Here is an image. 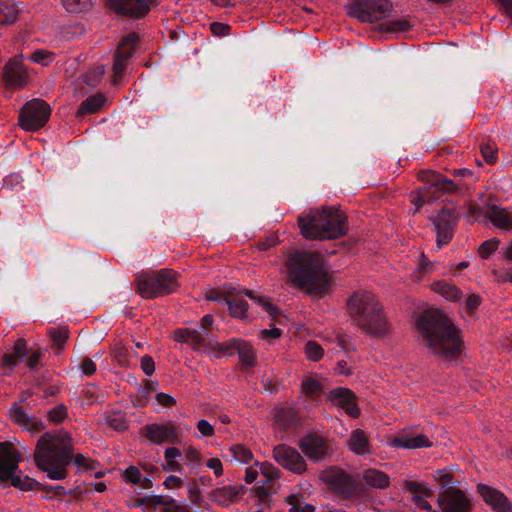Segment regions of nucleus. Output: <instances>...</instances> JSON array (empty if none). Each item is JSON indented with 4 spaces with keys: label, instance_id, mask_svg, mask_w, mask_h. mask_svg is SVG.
<instances>
[{
    "label": "nucleus",
    "instance_id": "f257e3e1",
    "mask_svg": "<svg viewBox=\"0 0 512 512\" xmlns=\"http://www.w3.org/2000/svg\"><path fill=\"white\" fill-rule=\"evenodd\" d=\"M419 342L445 361L457 359L464 351L463 336L452 322H415Z\"/></svg>",
    "mask_w": 512,
    "mask_h": 512
},
{
    "label": "nucleus",
    "instance_id": "f03ea898",
    "mask_svg": "<svg viewBox=\"0 0 512 512\" xmlns=\"http://www.w3.org/2000/svg\"><path fill=\"white\" fill-rule=\"evenodd\" d=\"M72 441L67 432L45 433L38 440L34 459L39 469L53 480L66 477V466L70 462Z\"/></svg>",
    "mask_w": 512,
    "mask_h": 512
},
{
    "label": "nucleus",
    "instance_id": "7ed1b4c3",
    "mask_svg": "<svg viewBox=\"0 0 512 512\" xmlns=\"http://www.w3.org/2000/svg\"><path fill=\"white\" fill-rule=\"evenodd\" d=\"M287 268L290 280L308 293L327 290L329 276L320 254L296 252L289 258Z\"/></svg>",
    "mask_w": 512,
    "mask_h": 512
},
{
    "label": "nucleus",
    "instance_id": "20e7f679",
    "mask_svg": "<svg viewBox=\"0 0 512 512\" xmlns=\"http://www.w3.org/2000/svg\"><path fill=\"white\" fill-rule=\"evenodd\" d=\"M301 234L310 240H332L346 234V216L337 208L313 210L298 218Z\"/></svg>",
    "mask_w": 512,
    "mask_h": 512
},
{
    "label": "nucleus",
    "instance_id": "39448f33",
    "mask_svg": "<svg viewBox=\"0 0 512 512\" xmlns=\"http://www.w3.org/2000/svg\"><path fill=\"white\" fill-rule=\"evenodd\" d=\"M418 179L423 182L424 187L411 193V203L417 212L426 202L438 200L446 193L456 191L457 187L453 181L434 171H420Z\"/></svg>",
    "mask_w": 512,
    "mask_h": 512
},
{
    "label": "nucleus",
    "instance_id": "423d86ee",
    "mask_svg": "<svg viewBox=\"0 0 512 512\" xmlns=\"http://www.w3.org/2000/svg\"><path fill=\"white\" fill-rule=\"evenodd\" d=\"M20 460L21 455L13 444L9 442L0 443V483L10 480L14 487L24 491L32 490L36 482L28 476L17 473Z\"/></svg>",
    "mask_w": 512,
    "mask_h": 512
},
{
    "label": "nucleus",
    "instance_id": "0eeeda50",
    "mask_svg": "<svg viewBox=\"0 0 512 512\" xmlns=\"http://www.w3.org/2000/svg\"><path fill=\"white\" fill-rule=\"evenodd\" d=\"M178 287L177 273L170 269H162L138 279V292L144 298L167 295L176 291Z\"/></svg>",
    "mask_w": 512,
    "mask_h": 512
},
{
    "label": "nucleus",
    "instance_id": "6e6552de",
    "mask_svg": "<svg viewBox=\"0 0 512 512\" xmlns=\"http://www.w3.org/2000/svg\"><path fill=\"white\" fill-rule=\"evenodd\" d=\"M347 311L352 318L362 320H382L387 318L378 298L369 291L353 293L346 303Z\"/></svg>",
    "mask_w": 512,
    "mask_h": 512
},
{
    "label": "nucleus",
    "instance_id": "1a4fd4ad",
    "mask_svg": "<svg viewBox=\"0 0 512 512\" xmlns=\"http://www.w3.org/2000/svg\"><path fill=\"white\" fill-rule=\"evenodd\" d=\"M392 12L389 0H354L349 7V15L361 22L373 23L387 18Z\"/></svg>",
    "mask_w": 512,
    "mask_h": 512
},
{
    "label": "nucleus",
    "instance_id": "9d476101",
    "mask_svg": "<svg viewBox=\"0 0 512 512\" xmlns=\"http://www.w3.org/2000/svg\"><path fill=\"white\" fill-rule=\"evenodd\" d=\"M50 113L51 109L44 100L32 99L21 109L19 125L23 130L36 131L46 124Z\"/></svg>",
    "mask_w": 512,
    "mask_h": 512
},
{
    "label": "nucleus",
    "instance_id": "9b49d317",
    "mask_svg": "<svg viewBox=\"0 0 512 512\" xmlns=\"http://www.w3.org/2000/svg\"><path fill=\"white\" fill-rule=\"evenodd\" d=\"M213 349L216 352V357L231 356L237 353L240 362L244 366L252 367L256 364L254 348L242 339H231L226 342L216 343Z\"/></svg>",
    "mask_w": 512,
    "mask_h": 512
},
{
    "label": "nucleus",
    "instance_id": "f8f14e48",
    "mask_svg": "<svg viewBox=\"0 0 512 512\" xmlns=\"http://www.w3.org/2000/svg\"><path fill=\"white\" fill-rule=\"evenodd\" d=\"M301 451L312 461L318 462L331 456L334 452L332 443L325 438L309 434L299 440Z\"/></svg>",
    "mask_w": 512,
    "mask_h": 512
},
{
    "label": "nucleus",
    "instance_id": "ddd939ff",
    "mask_svg": "<svg viewBox=\"0 0 512 512\" xmlns=\"http://www.w3.org/2000/svg\"><path fill=\"white\" fill-rule=\"evenodd\" d=\"M273 457L279 465L293 473L302 474L307 469L306 462L301 454L295 448L285 444L274 448Z\"/></svg>",
    "mask_w": 512,
    "mask_h": 512
},
{
    "label": "nucleus",
    "instance_id": "4468645a",
    "mask_svg": "<svg viewBox=\"0 0 512 512\" xmlns=\"http://www.w3.org/2000/svg\"><path fill=\"white\" fill-rule=\"evenodd\" d=\"M442 512H469L472 507L471 500L460 489H448L438 498Z\"/></svg>",
    "mask_w": 512,
    "mask_h": 512
},
{
    "label": "nucleus",
    "instance_id": "2eb2a0df",
    "mask_svg": "<svg viewBox=\"0 0 512 512\" xmlns=\"http://www.w3.org/2000/svg\"><path fill=\"white\" fill-rule=\"evenodd\" d=\"M403 489L412 496V501L417 508L425 512H437L433 510L427 498H431L434 492L430 485L424 481L405 479L402 483Z\"/></svg>",
    "mask_w": 512,
    "mask_h": 512
},
{
    "label": "nucleus",
    "instance_id": "dca6fc26",
    "mask_svg": "<svg viewBox=\"0 0 512 512\" xmlns=\"http://www.w3.org/2000/svg\"><path fill=\"white\" fill-rule=\"evenodd\" d=\"M111 10L116 13L130 17H144L152 6L156 5L155 0H108Z\"/></svg>",
    "mask_w": 512,
    "mask_h": 512
},
{
    "label": "nucleus",
    "instance_id": "f3484780",
    "mask_svg": "<svg viewBox=\"0 0 512 512\" xmlns=\"http://www.w3.org/2000/svg\"><path fill=\"white\" fill-rule=\"evenodd\" d=\"M477 491L494 512H512V503L500 490L486 484H478Z\"/></svg>",
    "mask_w": 512,
    "mask_h": 512
},
{
    "label": "nucleus",
    "instance_id": "a211bd4d",
    "mask_svg": "<svg viewBox=\"0 0 512 512\" xmlns=\"http://www.w3.org/2000/svg\"><path fill=\"white\" fill-rule=\"evenodd\" d=\"M144 430L145 436L154 444L176 443L180 436L178 427L172 423L151 424Z\"/></svg>",
    "mask_w": 512,
    "mask_h": 512
},
{
    "label": "nucleus",
    "instance_id": "6ab92c4d",
    "mask_svg": "<svg viewBox=\"0 0 512 512\" xmlns=\"http://www.w3.org/2000/svg\"><path fill=\"white\" fill-rule=\"evenodd\" d=\"M28 75L21 60L13 58L3 68V81L9 88H21L27 83Z\"/></svg>",
    "mask_w": 512,
    "mask_h": 512
},
{
    "label": "nucleus",
    "instance_id": "aec40b11",
    "mask_svg": "<svg viewBox=\"0 0 512 512\" xmlns=\"http://www.w3.org/2000/svg\"><path fill=\"white\" fill-rule=\"evenodd\" d=\"M329 400L337 407L342 408L350 417L357 418L360 409L356 403L355 394L348 388L339 387L329 393Z\"/></svg>",
    "mask_w": 512,
    "mask_h": 512
},
{
    "label": "nucleus",
    "instance_id": "412c9836",
    "mask_svg": "<svg viewBox=\"0 0 512 512\" xmlns=\"http://www.w3.org/2000/svg\"><path fill=\"white\" fill-rule=\"evenodd\" d=\"M388 443L392 447L405 449L432 446L431 441L424 434H413L409 430L399 432L395 437L389 439Z\"/></svg>",
    "mask_w": 512,
    "mask_h": 512
},
{
    "label": "nucleus",
    "instance_id": "4be33fe9",
    "mask_svg": "<svg viewBox=\"0 0 512 512\" xmlns=\"http://www.w3.org/2000/svg\"><path fill=\"white\" fill-rule=\"evenodd\" d=\"M437 234V246L440 248L450 242L453 236V213L450 209H443L433 220Z\"/></svg>",
    "mask_w": 512,
    "mask_h": 512
},
{
    "label": "nucleus",
    "instance_id": "5701e85b",
    "mask_svg": "<svg viewBox=\"0 0 512 512\" xmlns=\"http://www.w3.org/2000/svg\"><path fill=\"white\" fill-rule=\"evenodd\" d=\"M245 493L241 485H228L213 489L210 492L211 501L220 506L227 507L236 502Z\"/></svg>",
    "mask_w": 512,
    "mask_h": 512
},
{
    "label": "nucleus",
    "instance_id": "b1692460",
    "mask_svg": "<svg viewBox=\"0 0 512 512\" xmlns=\"http://www.w3.org/2000/svg\"><path fill=\"white\" fill-rule=\"evenodd\" d=\"M9 416L14 423L18 424L32 434L38 433L44 428L40 419L28 416L22 407L18 404H15L11 407Z\"/></svg>",
    "mask_w": 512,
    "mask_h": 512
},
{
    "label": "nucleus",
    "instance_id": "393cba45",
    "mask_svg": "<svg viewBox=\"0 0 512 512\" xmlns=\"http://www.w3.org/2000/svg\"><path fill=\"white\" fill-rule=\"evenodd\" d=\"M26 354V341L24 339H18L14 346L4 352L0 357L1 365L8 369H13L24 361Z\"/></svg>",
    "mask_w": 512,
    "mask_h": 512
},
{
    "label": "nucleus",
    "instance_id": "a878e982",
    "mask_svg": "<svg viewBox=\"0 0 512 512\" xmlns=\"http://www.w3.org/2000/svg\"><path fill=\"white\" fill-rule=\"evenodd\" d=\"M484 215L498 229L508 230L512 228V210L510 209L491 205Z\"/></svg>",
    "mask_w": 512,
    "mask_h": 512
},
{
    "label": "nucleus",
    "instance_id": "bb28decb",
    "mask_svg": "<svg viewBox=\"0 0 512 512\" xmlns=\"http://www.w3.org/2000/svg\"><path fill=\"white\" fill-rule=\"evenodd\" d=\"M347 446L356 455H370L372 453L369 437L362 429H355L351 432Z\"/></svg>",
    "mask_w": 512,
    "mask_h": 512
},
{
    "label": "nucleus",
    "instance_id": "cd10ccee",
    "mask_svg": "<svg viewBox=\"0 0 512 512\" xmlns=\"http://www.w3.org/2000/svg\"><path fill=\"white\" fill-rule=\"evenodd\" d=\"M320 479L335 491H342L349 485L348 475L338 468L324 470L320 475Z\"/></svg>",
    "mask_w": 512,
    "mask_h": 512
},
{
    "label": "nucleus",
    "instance_id": "c85d7f7f",
    "mask_svg": "<svg viewBox=\"0 0 512 512\" xmlns=\"http://www.w3.org/2000/svg\"><path fill=\"white\" fill-rule=\"evenodd\" d=\"M364 482L376 489H385L390 485V477L383 471L369 468L363 472Z\"/></svg>",
    "mask_w": 512,
    "mask_h": 512
},
{
    "label": "nucleus",
    "instance_id": "c756f323",
    "mask_svg": "<svg viewBox=\"0 0 512 512\" xmlns=\"http://www.w3.org/2000/svg\"><path fill=\"white\" fill-rule=\"evenodd\" d=\"M174 340L176 342L180 343H187L189 344L193 349H198L203 344V337L202 335L197 332L196 330H190V329H177L174 332Z\"/></svg>",
    "mask_w": 512,
    "mask_h": 512
},
{
    "label": "nucleus",
    "instance_id": "7c9ffc66",
    "mask_svg": "<svg viewBox=\"0 0 512 512\" xmlns=\"http://www.w3.org/2000/svg\"><path fill=\"white\" fill-rule=\"evenodd\" d=\"M432 290L449 301H458L462 297V293L454 285L445 280L434 282L431 286Z\"/></svg>",
    "mask_w": 512,
    "mask_h": 512
},
{
    "label": "nucleus",
    "instance_id": "2f4dec72",
    "mask_svg": "<svg viewBox=\"0 0 512 512\" xmlns=\"http://www.w3.org/2000/svg\"><path fill=\"white\" fill-rule=\"evenodd\" d=\"M181 452L176 447H168L164 452V463L162 465L164 471L181 472L183 467L180 463Z\"/></svg>",
    "mask_w": 512,
    "mask_h": 512
},
{
    "label": "nucleus",
    "instance_id": "473e14b6",
    "mask_svg": "<svg viewBox=\"0 0 512 512\" xmlns=\"http://www.w3.org/2000/svg\"><path fill=\"white\" fill-rule=\"evenodd\" d=\"M460 473L455 474L452 469L445 468L437 470L433 473L434 481L442 488H451L459 483Z\"/></svg>",
    "mask_w": 512,
    "mask_h": 512
},
{
    "label": "nucleus",
    "instance_id": "72a5a7b5",
    "mask_svg": "<svg viewBox=\"0 0 512 512\" xmlns=\"http://www.w3.org/2000/svg\"><path fill=\"white\" fill-rule=\"evenodd\" d=\"M245 294L254 302L261 307L263 310H265L268 313V316L277 319L280 317L286 318L287 316L283 314L274 304H272L266 297L264 296H257L254 294L251 290H245Z\"/></svg>",
    "mask_w": 512,
    "mask_h": 512
},
{
    "label": "nucleus",
    "instance_id": "f704fd0d",
    "mask_svg": "<svg viewBox=\"0 0 512 512\" xmlns=\"http://www.w3.org/2000/svg\"><path fill=\"white\" fill-rule=\"evenodd\" d=\"M106 99L102 94H96L84 100L78 110L79 116L97 113L104 106Z\"/></svg>",
    "mask_w": 512,
    "mask_h": 512
},
{
    "label": "nucleus",
    "instance_id": "c9c22d12",
    "mask_svg": "<svg viewBox=\"0 0 512 512\" xmlns=\"http://www.w3.org/2000/svg\"><path fill=\"white\" fill-rule=\"evenodd\" d=\"M230 316L233 318H242L247 310V303L235 292L230 296L227 303Z\"/></svg>",
    "mask_w": 512,
    "mask_h": 512
},
{
    "label": "nucleus",
    "instance_id": "e433bc0d",
    "mask_svg": "<svg viewBox=\"0 0 512 512\" xmlns=\"http://www.w3.org/2000/svg\"><path fill=\"white\" fill-rule=\"evenodd\" d=\"M137 42L138 36L136 34L132 33L127 35L119 43L115 54L119 55L120 57L129 59L134 53Z\"/></svg>",
    "mask_w": 512,
    "mask_h": 512
},
{
    "label": "nucleus",
    "instance_id": "4c0bfd02",
    "mask_svg": "<svg viewBox=\"0 0 512 512\" xmlns=\"http://www.w3.org/2000/svg\"><path fill=\"white\" fill-rule=\"evenodd\" d=\"M287 503L290 505L289 512H314L315 507L305 503L301 493H292L287 497Z\"/></svg>",
    "mask_w": 512,
    "mask_h": 512
},
{
    "label": "nucleus",
    "instance_id": "58836bf2",
    "mask_svg": "<svg viewBox=\"0 0 512 512\" xmlns=\"http://www.w3.org/2000/svg\"><path fill=\"white\" fill-rule=\"evenodd\" d=\"M360 328L373 337H381L389 330L388 322H360Z\"/></svg>",
    "mask_w": 512,
    "mask_h": 512
},
{
    "label": "nucleus",
    "instance_id": "ea45409f",
    "mask_svg": "<svg viewBox=\"0 0 512 512\" xmlns=\"http://www.w3.org/2000/svg\"><path fill=\"white\" fill-rule=\"evenodd\" d=\"M18 7L14 4L0 3V24H11L18 19Z\"/></svg>",
    "mask_w": 512,
    "mask_h": 512
},
{
    "label": "nucleus",
    "instance_id": "a19ab883",
    "mask_svg": "<svg viewBox=\"0 0 512 512\" xmlns=\"http://www.w3.org/2000/svg\"><path fill=\"white\" fill-rule=\"evenodd\" d=\"M62 5L70 13L88 12L92 6V0H62Z\"/></svg>",
    "mask_w": 512,
    "mask_h": 512
},
{
    "label": "nucleus",
    "instance_id": "79ce46f5",
    "mask_svg": "<svg viewBox=\"0 0 512 512\" xmlns=\"http://www.w3.org/2000/svg\"><path fill=\"white\" fill-rule=\"evenodd\" d=\"M230 452L233 459L240 463L249 464L253 460V453L251 450L242 444L232 445L230 447Z\"/></svg>",
    "mask_w": 512,
    "mask_h": 512
},
{
    "label": "nucleus",
    "instance_id": "37998d69",
    "mask_svg": "<svg viewBox=\"0 0 512 512\" xmlns=\"http://www.w3.org/2000/svg\"><path fill=\"white\" fill-rule=\"evenodd\" d=\"M234 288L222 287L210 290L206 294V299L209 301H215L219 303H228L230 296L233 294Z\"/></svg>",
    "mask_w": 512,
    "mask_h": 512
},
{
    "label": "nucleus",
    "instance_id": "c03bdc74",
    "mask_svg": "<svg viewBox=\"0 0 512 512\" xmlns=\"http://www.w3.org/2000/svg\"><path fill=\"white\" fill-rule=\"evenodd\" d=\"M306 357L314 362L320 361L324 356L323 348L315 341H308L304 346Z\"/></svg>",
    "mask_w": 512,
    "mask_h": 512
},
{
    "label": "nucleus",
    "instance_id": "a18cd8bd",
    "mask_svg": "<svg viewBox=\"0 0 512 512\" xmlns=\"http://www.w3.org/2000/svg\"><path fill=\"white\" fill-rule=\"evenodd\" d=\"M104 74H105L104 65H98L86 73V75L84 76V82L87 85L94 87L98 83H100Z\"/></svg>",
    "mask_w": 512,
    "mask_h": 512
},
{
    "label": "nucleus",
    "instance_id": "49530a36",
    "mask_svg": "<svg viewBox=\"0 0 512 512\" xmlns=\"http://www.w3.org/2000/svg\"><path fill=\"white\" fill-rule=\"evenodd\" d=\"M128 59L120 57L115 54L114 63H113V83L118 85L120 80L124 75V71L126 68V62Z\"/></svg>",
    "mask_w": 512,
    "mask_h": 512
},
{
    "label": "nucleus",
    "instance_id": "de8ad7c7",
    "mask_svg": "<svg viewBox=\"0 0 512 512\" xmlns=\"http://www.w3.org/2000/svg\"><path fill=\"white\" fill-rule=\"evenodd\" d=\"M499 244H500V241L497 238H492V239L484 241L480 245L479 250H478L480 257L483 259L489 258L497 250Z\"/></svg>",
    "mask_w": 512,
    "mask_h": 512
},
{
    "label": "nucleus",
    "instance_id": "09e8293b",
    "mask_svg": "<svg viewBox=\"0 0 512 512\" xmlns=\"http://www.w3.org/2000/svg\"><path fill=\"white\" fill-rule=\"evenodd\" d=\"M321 389V385L318 380L314 378H305L301 383V391L308 397L315 396Z\"/></svg>",
    "mask_w": 512,
    "mask_h": 512
},
{
    "label": "nucleus",
    "instance_id": "8fccbe9b",
    "mask_svg": "<svg viewBox=\"0 0 512 512\" xmlns=\"http://www.w3.org/2000/svg\"><path fill=\"white\" fill-rule=\"evenodd\" d=\"M169 498L164 496H151L140 499L139 505L145 506L146 508L157 509L160 506L163 508L166 506Z\"/></svg>",
    "mask_w": 512,
    "mask_h": 512
},
{
    "label": "nucleus",
    "instance_id": "3c124183",
    "mask_svg": "<svg viewBox=\"0 0 512 512\" xmlns=\"http://www.w3.org/2000/svg\"><path fill=\"white\" fill-rule=\"evenodd\" d=\"M260 473L266 478L267 481H273L279 478V470L271 463L263 462L258 463Z\"/></svg>",
    "mask_w": 512,
    "mask_h": 512
},
{
    "label": "nucleus",
    "instance_id": "603ef678",
    "mask_svg": "<svg viewBox=\"0 0 512 512\" xmlns=\"http://www.w3.org/2000/svg\"><path fill=\"white\" fill-rule=\"evenodd\" d=\"M122 478L126 483L135 485L141 483L142 474L137 467L130 466L122 473Z\"/></svg>",
    "mask_w": 512,
    "mask_h": 512
},
{
    "label": "nucleus",
    "instance_id": "864d4df0",
    "mask_svg": "<svg viewBox=\"0 0 512 512\" xmlns=\"http://www.w3.org/2000/svg\"><path fill=\"white\" fill-rule=\"evenodd\" d=\"M49 334L54 344L59 348L66 342L69 337V332L65 327L50 329Z\"/></svg>",
    "mask_w": 512,
    "mask_h": 512
},
{
    "label": "nucleus",
    "instance_id": "5fc2aeb1",
    "mask_svg": "<svg viewBox=\"0 0 512 512\" xmlns=\"http://www.w3.org/2000/svg\"><path fill=\"white\" fill-rule=\"evenodd\" d=\"M53 59V53L46 50H37L31 56L30 60L42 65H48Z\"/></svg>",
    "mask_w": 512,
    "mask_h": 512
},
{
    "label": "nucleus",
    "instance_id": "6e6d98bb",
    "mask_svg": "<svg viewBox=\"0 0 512 512\" xmlns=\"http://www.w3.org/2000/svg\"><path fill=\"white\" fill-rule=\"evenodd\" d=\"M48 417L53 422H61L67 417V408L64 405H58L49 411Z\"/></svg>",
    "mask_w": 512,
    "mask_h": 512
},
{
    "label": "nucleus",
    "instance_id": "4d7b16f0",
    "mask_svg": "<svg viewBox=\"0 0 512 512\" xmlns=\"http://www.w3.org/2000/svg\"><path fill=\"white\" fill-rule=\"evenodd\" d=\"M444 314L440 309L437 308H428L423 311L422 315L418 320H444Z\"/></svg>",
    "mask_w": 512,
    "mask_h": 512
},
{
    "label": "nucleus",
    "instance_id": "13d9d810",
    "mask_svg": "<svg viewBox=\"0 0 512 512\" xmlns=\"http://www.w3.org/2000/svg\"><path fill=\"white\" fill-rule=\"evenodd\" d=\"M196 427L200 435L203 437H212L215 433L213 425L204 419L199 420L196 424Z\"/></svg>",
    "mask_w": 512,
    "mask_h": 512
},
{
    "label": "nucleus",
    "instance_id": "bf43d9fd",
    "mask_svg": "<svg viewBox=\"0 0 512 512\" xmlns=\"http://www.w3.org/2000/svg\"><path fill=\"white\" fill-rule=\"evenodd\" d=\"M140 365H141V369L147 376L152 375L155 371L154 360L149 355H145V356L141 357Z\"/></svg>",
    "mask_w": 512,
    "mask_h": 512
},
{
    "label": "nucleus",
    "instance_id": "052dcab7",
    "mask_svg": "<svg viewBox=\"0 0 512 512\" xmlns=\"http://www.w3.org/2000/svg\"><path fill=\"white\" fill-rule=\"evenodd\" d=\"M206 466L213 471L216 477L223 475V465L219 458H210L206 461Z\"/></svg>",
    "mask_w": 512,
    "mask_h": 512
},
{
    "label": "nucleus",
    "instance_id": "680f3d73",
    "mask_svg": "<svg viewBox=\"0 0 512 512\" xmlns=\"http://www.w3.org/2000/svg\"><path fill=\"white\" fill-rule=\"evenodd\" d=\"M281 336L280 329L271 327L270 329H263L259 332V338L270 342L271 339H278Z\"/></svg>",
    "mask_w": 512,
    "mask_h": 512
},
{
    "label": "nucleus",
    "instance_id": "e2e57ef3",
    "mask_svg": "<svg viewBox=\"0 0 512 512\" xmlns=\"http://www.w3.org/2000/svg\"><path fill=\"white\" fill-rule=\"evenodd\" d=\"M155 399L159 405H161L163 407H167V408L174 406L176 403V400L174 397H172L169 394L163 393V392L157 393L155 396Z\"/></svg>",
    "mask_w": 512,
    "mask_h": 512
},
{
    "label": "nucleus",
    "instance_id": "0e129e2a",
    "mask_svg": "<svg viewBox=\"0 0 512 512\" xmlns=\"http://www.w3.org/2000/svg\"><path fill=\"white\" fill-rule=\"evenodd\" d=\"M278 241H279V238L277 235L275 234H272L270 236H268L266 238V240L264 241H260L258 244H257V248L258 250L260 251H266L274 246H276L278 244Z\"/></svg>",
    "mask_w": 512,
    "mask_h": 512
},
{
    "label": "nucleus",
    "instance_id": "69168bd1",
    "mask_svg": "<svg viewBox=\"0 0 512 512\" xmlns=\"http://www.w3.org/2000/svg\"><path fill=\"white\" fill-rule=\"evenodd\" d=\"M163 512H188L186 506L178 504L174 499L169 498Z\"/></svg>",
    "mask_w": 512,
    "mask_h": 512
},
{
    "label": "nucleus",
    "instance_id": "338daca9",
    "mask_svg": "<svg viewBox=\"0 0 512 512\" xmlns=\"http://www.w3.org/2000/svg\"><path fill=\"white\" fill-rule=\"evenodd\" d=\"M41 356H42V354L39 351H28L27 350V354H26L24 360L27 361V365L30 368H34L38 365V363L41 359Z\"/></svg>",
    "mask_w": 512,
    "mask_h": 512
},
{
    "label": "nucleus",
    "instance_id": "774afa93",
    "mask_svg": "<svg viewBox=\"0 0 512 512\" xmlns=\"http://www.w3.org/2000/svg\"><path fill=\"white\" fill-rule=\"evenodd\" d=\"M481 153L487 163L492 164L495 162V160H496L495 149L491 145L486 144V145L482 146Z\"/></svg>",
    "mask_w": 512,
    "mask_h": 512
}]
</instances>
